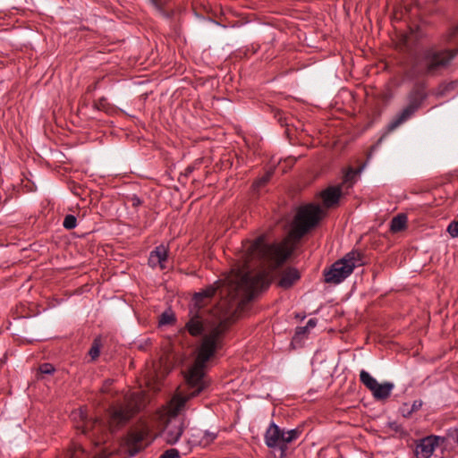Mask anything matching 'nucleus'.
I'll return each mask as SVG.
<instances>
[{
    "label": "nucleus",
    "mask_w": 458,
    "mask_h": 458,
    "mask_svg": "<svg viewBox=\"0 0 458 458\" xmlns=\"http://www.w3.org/2000/svg\"><path fill=\"white\" fill-rule=\"evenodd\" d=\"M292 249L287 242L268 244L265 235H260L253 242H242V248L239 255L242 263L237 268L232 269L225 283L221 286L220 293L227 296L230 301H235L239 306L250 301L254 295L267 289L270 284V276L262 271L253 273L249 268V263L253 260H267L279 266L291 255ZM220 285H210L203 291L195 293L194 301L198 307L205 305V300L215 295Z\"/></svg>",
    "instance_id": "nucleus-1"
},
{
    "label": "nucleus",
    "mask_w": 458,
    "mask_h": 458,
    "mask_svg": "<svg viewBox=\"0 0 458 458\" xmlns=\"http://www.w3.org/2000/svg\"><path fill=\"white\" fill-rule=\"evenodd\" d=\"M213 346L212 342L206 339L200 350L197 365L185 375L184 388L174 394L167 404L166 413L169 418L163 428L162 437L169 445H174L184 430L183 422L177 418V414L190 399L199 395L209 386L204 370L206 363L212 354Z\"/></svg>",
    "instance_id": "nucleus-2"
},
{
    "label": "nucleus",
    "mask_w": 458,
    "mask_h": 458,
    "mask_svg": "<svg viewBox=\"0 0 458 458\" xmlns=\"http://www.w3.org/2000/svg\"><path fill=\"white\" fill-rule=\"evenodd\" d=\"M458 55V49L430 46L420 50L413 57L408 76L411 79L438 75Z\"/></svg>",
    "instance_id": "nucleus-3"
},
{
    "label": "nucleus",
    "mask_w": 458,
    "mask_h": 458,
    "mask_svg": "<svg viewBox=\"0 0 458 458\" xmlns=\"http://www.w3.org/2000/svg\"><path fill=\"white\" fill-rule=\"evenodd\" d=\"M362 265V255L359 251H350L334 262L328 269L324 270L325 282L338 284L345 280L355 267Z\"/></svg>",
    "instance_id": "nucleus-4"
},
{
    "label": "nucleus",
    "mask_w": 458,
    "mask_h": 458,
    "mask_svg": "<svg viewBox=\"0 0 458 458\" xmlns=\"http://www.w3.org/2000/svg\"><path fill=\"white\" fill-rule=\"evenodd\" d=\"M184 329L187 330L189 334L191 335L192 336H198L204 334L202 342L198 351V357L196 359L194 365L189 369L190 371L197 365L199 358L200 350L206 339H209L214 345L212 354L210 355L208 360L215 354V352L218 349L222 347V336L225 328L223 323H219L210 329L204 328L199 318L193 317L187 322Z\"/></svg>",
    "instance_id": "nucleus-5"
},
{
    "label": "nucleus",
    "mask_w": 458,
    "mask_h": 458,
    "mask_svg": "<svg viewBox=\"0 0 458 458\" xmlns=\"http://www.w3.org/2000/svg\"><path fill=\"white\" fill-rule=\"evenodd\" d=\"M324 212L319 205L308 204L298 210L291 234L301 239L321 220Z\"/></svg>",
    "instance_id": "nucleus-6"
},
{
    "label": "nucleus",
    "mask_w": 458,
    "mask_h": 458,
    "mask_svg": "<svg viewBox=\"0 0 458 458\" xmlns=\"http://www.w3.org/2000/svg\"><path fill=\"white\" fill-rule=\"evenodd\" d=\"M426 98L427 93L424 88L422 86H415L407 96V105L392 118L387 125V130L393 131L411 119L420 108Z\"/></svg>",
    "instance_id": "nucleus-7"
},
{
    "label": "nucleus",
    "mask_w": 458,
    "mask_h": 458,
    "mask_svg": "<svg viewBox=\"0 0 458 458\" xmlns=\"http://www.w3.org/2000/svg\"><path fill=\"white\" fill-rule=\"evenodd\" d=\"M301 431L299 428L284 430L272 422L265 433V443L269 448H278L280 458L285 455L288 444L299 438Z\"/></svg>",
    "instance_id": "nucleus-8"
},
{
    "label": "nucleus",
    "mask_w": 458,
    "mask_h": 458,
    "mask_svg": "<svg viewBox=\"0 0 458 458\" xmlns=\"http://www.w3.org/2000/svg\"><path fill=\"white\" fill-rule=\"evenodd\" d=\"M72 418L73 420H80V423L76 425L77 429H80L81 433L89 435L90 437H93L96 445H100L101 443L106 442V437L107 436L106 427L100 420H89L86 411L82 409L73 411L72 413Z\"/></svg>",
    "instance_id": "nucleus-9"
},
{
    "label": "nucleus",
    "mask_w": 458,
    "mask_h": 458,
    "mask_svg": "<svg viewBox=\"0 0 458 458\" xmlns=\"http://www.w3.org/2000/svg\"><path fill=\"white\" fill-rule=\"evenodd\" d=\"M360 382L372 393L377 400L388 398L394 387L391 382L379 384L368 371L362 369L360 373Z\"/></svg>",
    "instance_id": "nucleus-10"
},
{
    "label": "nucleus",
    "mask_w": 458,
    "mask_h": 458,
    "mask_svg": "<svg viewBox=\"0 0 458 458\" xmlns=\"http://www.w3.org/2000/svg\"><path fill=\"white\" fill-rule=\"evenodd\" d=\"M149 429L143 425L129 432L127 436V446L131 456L144 449L149 443Z\"/></svg>",
    "instance_id": "nucleus-11"
},
{
    "label": "nucleus",
    "mask_w": 458,
    "mask_h": 458,
    "mask_svg": "<svg viewBox=\"0 0 458 458\" xmlns=\"http://www.w3.org/2000/svg\"><path fill=\"white\" fill-rule=\"evenodd\" d=\"M134 411L129 405L114 406L110 409L108 430L113 432L132 417Z\"/></svg>",
    "instance_id": "nucleus-12"
},
{
    "label": "nucleus",
    "mask_w": 458,
    "mask_h": 458,
    "mask_svg": "<svg viewBox=\"0 0 458 458\" xmlns=\"http://www.w3.org/2000/svg\"><path fill=\"white\" fill-rule=\"evenodd\" d=\"M444 437L431 435L420 439L415 447V455L417 458H430L434 451L441 443Z\"/></svg>",
    "instance_id": "nucleus-13"
},
{
    "label": "nucleus",
    "mask_w": 458,
    "mask_h": 458,
    "mask_svg": "<svg viewBox=\"0 0 458 458\" xmlns=\"http://www.w3.org/2000/svg\"><path fill=\"white\" fill-rule=\"evenodd\" d=\"M168 250L164 245H159L153 250L148 257V265L152 268L159 267L161 270L165 269V262L167 260Z\"/></svg>",
    "instance_id": "nucleus-14"
},
{
    "label": "nucleus",
    "mask_w": 458,
    "mask_h": 458,
    "mask_svg": "<svg viewBox=\"0 0 458 458\" xmlns=\"http://www.w3.org/2000/svg\"><path fill=\"white\" fill-rule=\"evenodd\" d=\"M341 195H342V186L341 185L329 187L321 192V198L323 199V203L327 208H331V207L336 205L339 201Z\"/></svg>",
    "instance_id": "nucleus-15"
},
{
    "label": "nucleus",
    "mask_w": 458,
    "mask_h": 458,
    "mask_svg": "<svg viewBox=\"0 0 458 458\" xmlns=\"http://www.w3.org/2000/svg\"><path fill=\"white\" fill-rule=\"evenodd\" d=\"M299 279V271L295 268L289 267L282 273L278 284L282 288L288 289Z\"/></svg>",
    "instance_id": "nucleus-16"
},
{
    "label": "nucleus",
    "mask_w": 458,
    "mask_h": 458,
    "mask_svg": "<svg viewBox=\"0 0 458 458\" xmlns=\"http://www.w3.org/2000/svg\"><path fill=\"white\" fill-rule=\"evenodd\" d=\"M360 172V169L349 168L344 175L341 186L345 187L346 189L352 187Z\"/></svg>",
    "instance_id": "nucleus-17"
},
{
    "label": "nucleus",
    "mask_w": 458,
    "mask_h": 458,
    "mask_svg": "<svg viewBox=\"0 0 458 458\" xmlns=\"http://www.w3.org/2000/svg\"><path fill=\"white\" fill-rule=\"evenodd\" d=\"M407 216L404 214H399L391 221L390 229L393 233L401 232L406 227Z\"/></svg>",
    "instance_id": "nucleus-18"
},
{
    "label": "nucleus",
    "mask_w": 458,
    "mask_h": 458,
    "mask_svg": "<svg viewBox=\"0 0 458 458\" xmlns=\"http://www.w3.org/2000/svg\"><path fill=\"white\" fill-rule=\"evenodd\" d=\"M273 174H274V168H270L269 170H267L263 176L258 178L253 182V185H252L253 190L259 191L261 187H263L270 180Z\"/></svg>",
    "instance_id": "nucleus-19"
},
{
    "label": "nucleus",
    "mask_w": 458,
    "mask_h": 458,
    "mask_svg": "<svg viewBox=\"0 0 458 458\" xmlns=\"http://www.w3.org/2000/svg\"><path fill=\"white\" fill-rule=\"evenodd\" d=\"M203 436L199 440H192L191 441L192 445H207L210 444L212 441H214L216 437V434L213 432H204L202 433Z\"/></svg>",
    "instance_id": "nucleus-20"
},
{
    "label": "nucleus",
    "mask_w": 458,
    "mask_h": 458,
    "mask_svg": "<svg viewBox=\"0 0 458 458\" xmlns=\"http://www.w3.org/2000/svg\"><path fill=\"white\" fill-rule=\"evenodd\" d=\"M100 346H101L100 340L98 338L95 339L89 351V355L91 357L92 360H95L99 356Z\"/></svg>",
    "instance_id": "nucleus-21"
},
{
    "label": "nucleus",
    "mask_w": 458,
    "mask_h": 458,
    "mask_svg": "<svg viewBox=\"0 0 458 458\" xmlns=\"http://www.w3.org/2000/svg\"><path fill=\"white\" fill-rule=\"evenodd\" d=\"M63 225L65 229L71 230L76 227L77 225V219L72 215H67L65 216Z\"/></svg>",
    "instance_id": "nucleus-22"
},
{
    "label": "nucleus",
    "mask_w": 458,
    "mask_h": 458,
    "mask_svg": "<svg viewBox=\"0 0 458 458\" xmlns=\"http://www.w3.org/2000/svg\"><path fill=\"white\" fill-rule=\"evenodd\" d=\"M158 458H181L180 453L175 448L165 451Z\"/></svg>",
    "instance_id": "nucleus-23"
},
{
    "label": "nucleus",
    "mask_w": 458,
    "mask_h": 458,
    "mask_svg": "<svg viewBox=\"0 0 458 458\" xmlns=\"http://www.w3.org/2000/svg\"><path fill=\"white\" fill-rule=\"evenodd\" d=\"M447 232L452 237H458V220L449 224Z\"/></svg>",
    "instance_id": "nucleus-24"
},
{
    "label": "nucleus",
    "mask_w": 458,
    "mask_h": 458,
    "mask_svg": "<svg viewBox=\"0 0 458 458\" xmlns=\"http://www.w3.org/2000/svg\"><path fill=\"white\" fill-rule=\"evenodd\" d=\"M317 325V320L315 318H310L307 325L304 327H299L297 329V334H304L309 328H313Z\"/></svg>",
    "instance_id": "nucleus-25"
},
{
    "label": "nucleus",
    "mask_w": 458,
    "mask_h": 458,
    "mask_svg": "<svg viewBox=\"0 0 458 458\" xmlns=\"http://www.w3.org/2000/svg\"><path fill=\"white\" fill-rule=\"evenodd\" d=\"M173 320H174V316L170 313L165 312L160 316L159 324L160 325H167V324L172 323Z\"/></svg>",
    "instance_id": "nucleus-26"
},
{
    "label": "nucleus",
    "mask_w": 458,
    "mask_h": 458,
    "mask_svg": "<svg viewBox=\"0 0 458 458\" xmlns=\"http://www.w3.org/2000/svg\"><path fill=\"white\" fill-rule=\"evenodd\" d=\"M39 370L42 374H52L55 371V368L50 363H44L39 367Z\"/></svg>",
    "instance_id": "nucleus-27"
},
{
    "label": "nucleus",
    "mask_w": 458,
    "mask_h": 458,
    "mask_svg": "<svg viewBox=\"0 0 458 458\" xmlns=\"http://www.w3.org/2000/svg\"><path fill=\"white\" fill-rule=\"evenodd\" d=\"M422 406L421 401H414L411 406V411H409L408 414H411L413 411H418Z\"/></svg>",
    "instance_id": "nucleus-28"
},
{
    "label": "nucleus",
    "mask_w": 458,
    "mask_h": 458,
    "mask_svg": "<svg viewBox=\"0 0 458 458\" xmlns=\"http://www.w3.org/2000/svg\"><path fill=\"white\" fill-rule=\"evenodd\" d=\"M131 204L133 207H138L141 204V200L137 196L131 198Z\"/></svg>",
    "instance_id": "nucleus-29"
},
{
    "label": "nucleus",
    "mask_w": 458,
    "mask_h": 458,
    "mask_svg": "<svg viewBox=\"0 0 458 458\" xmlns=\"http://www.w3.org/2000/svg\"><path fill=\"white\" fill-rule=\"evenodd\" d=\"M456 32H458V28H457V29H455V30H454L453 31H451V32L446 36V37H447L446 40H447V41H451V40H452V38L454 36V34H455Z\"/></svg>",
    "instance_id": "nucleus-30"
},
{
    "label": "nucleus",
    "mask_w": 458,
    "mask_h": 458,
    "mask_svg": "<svg viewBox=\"0 0 458 458\" xmlns=\"http://www.w3.org/2000/svg\"><path fill=\"white\" fill-rule=\"evenodd\" d=\"M455 441L458 444V428L455 429Z\"/></svg>",
    "instance_id": "nucleus-31"
}]
</instances>
